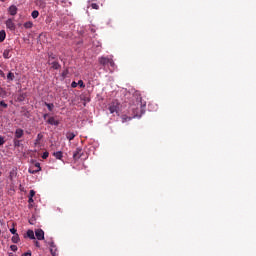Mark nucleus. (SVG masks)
I'll return each instance as SVG.
<instances>
[{"mask_svg": "<svg viewBox=\"0 0 256 256\" xmlns=\"http://www.w3.org/2000/svg\"><path fill=\"white\" fill-rule=\"evenodd\" d=\"M17 11H18V9H17V6H15V5H11L8 9L9 14L12 16L17 15Z\"/></svg>", "mask_w": 256, "mask_h": 256, "instance_id": "9d476101", "label": "nucleus"}, {"mask_svg": "<svg viewBox=\"0 0 256 256\" xmlns=\"http://www.w3.org/2000/svg\"><path fill=\"white\" fill-rule=\"evenodd\" d=\"M0 106L4 107V109H7L8 105L5 103V101H0Z\"/></svg>", "mask_w": 256, "mask_h": 256, "instance_id": "a878e982", "label": "nucleus"}, {"mask_svg": "<svg viewBox=\"0 0 256 256\" xmlns=\"http://www.w3.org/2000/svg\"><path fill=\"white\" fill-rule=\"evenodd\" d=\"M7 79H9L10 81H13V79H15V74L9 72L7 75Z\"/></svg>", "mask_w": 256, "mask_h": 256, "instance_id": "b1692460", "label": "nucleus"}, {"mask_svg": "<svg viewBox=\"0 0 256 256\" xmlns=\"http://www.w3.org/2000/svg\"><path fill=\"white\" fill-rule=\"evenodd\" d=\"M43 138V135H41V134H38V136H37V141H40V139H42Z\"/></svg>", "mask_w": 256, "mask_h": 256, "instance_id": "58836bf2", "label": "nucleus"}, {"mask_svg": "<svg viewBox=\"0 0 256 256\" xmlns=\"http://www.w3.org/2000/svg\"><path fill=\"white\" fill-rule=\"evenodd\" d=\"M46 107L48 108L49 111H53V108L55 107V105H53V103H47L45 102Z\"/></svg>", "mask_w": 256, "mask_h": 256, "instance_id": "412c9836", "label": "nucleus"}, {"mask_svg": "<svg viewBox=\"0 0 256 256\" xmlns=\"http://www.w3.org/2000/svg\"><path fill=\"white\" fill-rule=\"evenodd\" d=\"M36 5H38V7H41L42 9H44L46 4H45V1H43V0H37Z\"/></svg>", "mask_w": 256, "mask_h": 256, "instance_id": "f3484780", "label": "nucleus"}, {"mask_svg": "<svg viewBox=\"0 0 256 256\" xmlns=\"http://www.w3.org/2000/svg\"><path fill=\"white\" fill-rule=\"evenodd\" d=\"M47 117H49V114H44V115H43V118H44V119H47Z\"/></svg>", "mask_w": 256, "mask_h": 256, "instance_id": "79ce46f5", "label": "nucleus"}, {"mask_svg": "<svg viewBox=\"0 0 256 256\" xmlns=\"http://www.w3.org/2000/svg\"><path fill=\"white\" fill-rule=\"evenodd\" d=\"M91 7L92 9H95L96 11L99 10V5L97 3H91L88 8Z\"/></svg>", "mask_w": 256, "mask_h": 256, "instance_id": "4be33fe9", "label": "nucleus"}, {"mask_svg": "<svg viewBox=\"0 0 256 256\" xmlns=\"http://www.w3.org/2000/svg\"><path fill=\"white\" fill-rule=\"evenodd\" d=\"M11 241L12 243H19L20 241L19 234H15L14 236H12Z\"/></svg>", "mask_w": 256, "mask_h": 256, "instance_id": "dca6fc26", "label": "nucleus"}, {"mask_svg": "<svg viewBox=\"0 0 256 256\" xmlns=\"http://www.w3.org/2000/svg\"><path fill=\"white\" fill-rule=\"evenodd\" d=\"M79 87H81L82 89L85 88V83L83 82V80H79L78 83Z\"/></svg>", "mask_w": 256, "mask_h": 256, "instance_id": "393cba45", "label": "nucleus"}, {"mask_svg": "<svg viewBox=\"0 0 256 256\" xmlns=\"http://www.w3.org/2000/svg\"><path fill=\"white\" fill-rule=\"evenodd\" d=\"M122 119H123V120H122L123 123H125V121H131V118L125 117V116H124Z\"/></svg>", "mask_w": 256, "mask_h": 256, "instance_id": "f704fd0d", "label": "nucleus"}, {"mask_svg": "<svg viewBox=\"0 0 256 256\" xmlns=\"http://www.w3.org/2000/svg\"><path fill=\"white\" fill-rule=\"evenodd\" d=\"M49 157V152H44L42 154V159H47Z\"/></svg>", "mask_w": 256, "mask_h": 256, "instance_id": "bb28decb", "label": "nucleus"}, {"mask_svg": "<svg viewBox=\"0 0 256 256\" xmlns=\"http://www.w3.org/2000/svg\"><path fill=\"white\" fill-rule=\"evenodd\" d=\"M0 75H3V72L0 70Z\"/></svg>", "mask_w": 256, "mask_h": 256, "instance_id": "49530a36", "label": "nucleus"}, {"mask_svg": "<svg viewBox=\"0 0 256 256\" xmlns=\"http://www.w3.org/2000/svg\"><path fill=\"white\" fill-rule=\"evenodd\" d=\"M29 171V173H31L32 175H35V173H39V170H33V169H29L28 170Z\"/></svg>", "mask_w": 256, "mask_h": 256, "instance_id": "cd10ccee", "label": "nucleus"}, {"mask_svg": "<svg viewBox=\"0 0 256 256\" xmlns=\"http://www.w3.org/2000/svg\"><path fill=\"white\" fill-rule=\"evenodd\" d=\"M75 137H77V134H74L73 132L66 133V139H68V141H73V139H75Z\"/></svg>", "mask_w": 256, "mask_h": 256, "instance_id": "9b49d317", "label": "nucleus"}, {"mask_svg": "<svg viewBox=\"0 0 256 256\" xmlns=\"http://www.w3.org/2000/svg\"><path fill=\"white\" fill-rule=\"evenodd\" d=\"M22 256H31V251L25 252Z\"/></svg>", "mask_w": 256, "mask_h": 256, "instance_id": "4c0bfd02", "label": "nucleus"}, {"mask_svg": "<svg viewBox=\"0 0 256 256\" xmlns=\"http://www.w3.org/2000/svg\"><path fill=\"white\" fill-rule=\"evenodd\" d=\"M100 65H114L113 58L110 57H101L99 59Z\"/></svg>", "mask_w": 256, "mask_h": 256, "instance_id": "f03ea898", "label": "nucleus"}, {"mask_svg": "<svg viewBox=\"0 0 256 256\" xmlns=\"http://www.w3.org/2000/svg\"><path fill=\"white\" fill-rule=\"evenodd\" d=\"M1 175H2V172L0 171V177H1Z\"/></svg>", "mask_w": 256, "mask_h": 256, "instance_id": "09e8293b", "label": "nucleus"}, {"mask_svg": "<svg viewBox=\"0 0 256 256\" xmlns=\"http://www.w3.org/2000/svg\"><path fill=\"white\" fill-rule=\"evenodd\" d=\"M29 197L31 198L35 197V190H30Z\"/></svg>", "mask_w": 256, "mask_h": 256, "instance_id": "7c9ffc66", "label": "nucleus"}, {"mask_svg": "<svg viewBox=\"0 0 256 256\" xmlns=\"http://www.w3.org/2000/svg\"><path fill=\"white\" fill-rule=\"evenodd\" d=\"M108 109H109L111 114L119 113V102L118 101H113L112 103L109 104Z\"/></svg>", "mask_w": 256, "mask_h": 256, "instance_id": "f257e3e1", "label": "nucleus"}, {"mask_svg": "<svg viewBox=\"0 0 256 256\" xmlns=\"http://www.w3.org/2000/svg\"><path fill=\"white\" fill-rule=\"evenodd\" d=\"M73 74V67H67L63 72H62V77L63 79H67L70 75Z\"/></svg>", "mask_w": 256, "mask_h": 256, "instance_id": "20e7f679", "label": "nucleus"}, {"mask_svg": "<svg viewBox=\"0 0 256 256\" xmlns=\"http://www.w3.org/2000/svg\"><path fill=\"white\" fill-rule=\"evenodd\" d=\"M21 97H22V99H25V94H22Z\"/></svg>", "mask_w": 256, "mask_h": 256, "instance_id": "37998d69", "label": "nucleus"}, {"mask_svg": "<svg viewBox=\"0 0 256 256\" xmlns=\"http://www.w3.org/2000/svg\"><path fill=\"white\" fill-rule=\"evenodd\" d=\"M24 27L25 29H31V27H33V22L31 21L25 22Z\"/></svg>", "mask_w": 256, "mask_h": 256, "instance_id": "aec40b11", "label": "nucleus"}, {"mask_svg": "<svg viewBox=\"0 0 256 256\" xmlns=\"http://www.w3.org/2000/svg\"><path fill=\"white\" fill-rule=\"evenodd\" d=\"M6 27H7V29H9L10 31H15V29H16L15 23L13 22L12 19H8V20L6 21Z\"/></svg>", "mask_w": 256, "mask_h": 256, "instance_id": "423d86ee", "label": "nucleus"}, {"mask_svg": "<svg viewBox=\"0 0 256 256\" xmlns=\"http://www.w3.org/2000/svg\"><path fill=\"white\" fill-rule=\"evenodd\" d=\"M33 202H34L33 198L29 197L28 203L31 204V203H33ZM29 207L31 208V207H33V205H29Z\"/></svg>", "mask_w": 256, "mask_h": 256, "instance_id": "72a5a7b5", "label": "nucleus"}, {"mask_svg": "<svg viewBox=\"0 0 256 256\" xmlns=\"http://www.w3.org/2000/svg\"><path fill=\"white\" fill-rule=\"evenodd\" d=\"M34 245L35 247H41V244L39 243V241H34Z\"/></svg>", "mask_w": 256, "mask_h": 256, "instance_id": "e433bc0d", "label": "nucleus"}, {"mask_svg": "<svg viewBox=\"0 0 256 256\" xmlns=\"http://www.w3.org/2000/svg\"><path fill=\"white\" fill-rule=\"evenodd\" d=\"M53 155H54V157H56L59 160L63 159V152H61V151L54 152Z\"/></svg>", "mask_w": 256, "mask_h": 256, "instance_id": "2eb2a0df", "label": "nucleus"}, {"mask_svg": "<svg viewBox=\"0 0 256 256\" xmlns=\"http://www.w3.org/2000/svg\"><path fill=\"white\" fill-rule=\"evenodd\" d=\"M47 124H48V125H54L55 127H58V125H59V120H56L55 117H50V118L47 120Z\"/></svg>", "mask_w": 256, "mask_h": 256, "instance_id": "6e6552de", "label": "nucleus"}, {"mask_svg": "<svg viewBox=\"0 0 256 256\" xmlns=\"http://www.w3.org/2000/svg\"><path fill=\"white\" fill-rule=\"evenodd\" d=\"M14 147H21V140H18V138L13 139Z\"/></svg>", "mask_w": 256, "mask_h": 256, "instance_id": "a211bd4d", "label": "nucleus"}, {"mask_svg": "<svg viewBox=\"0 0 256 256\" xmlns=\"http://www.w3.org/2000/svg\"><path fill=\"white\" fill-rule=\"evenodd\" d=\"M5 145V139L0 136V146Z\"/></svg>", "mask_w": 256, "mask_h": 256, "instance_id": "473e14b6", "label": "nucleus"}, {"mask_svg": "<svg viewBox=\"0 0 256 256\" xmlns=\"http://www.w3.org/2000/svg\"><path fill=\"white\" fill-rule=\"evenodd\" d=\"M31 15H32L33 19H37V17H39V11L34 10V11H32Z\"/></svg>", "mask_w": 256, "mask_h": 256, "instance_id": "5701e85b", "label": "nucleus"}, {"mask_svg": "<svg viewBox=\"0 0 256 256\" xmlns=\"http://www.w3.org/2000/svg\"><path fill=\"white\" fill-rule=\"evenodd\" d=\"M132 111H135V107H132Z\"/></svg>", "mask_w": 256, "mask_h": 256, "instance_id": "de8ad7c7", "label": "nucleus"}, {"mask_svg": "<svg viewBox=\"0 0 256 256\" xmlns=\"http://www.w3.org/2000/svg\"><path fill=\"white\" fill-rule=\"evenodd\" d=\"M35 167H37V170H38V171H41V164L36 163V164H35Z\"/></svg>", "mask_w": 256, "mask_h": 256, "instance_id": "c9c22d12", "label": "nucleus"}, {"mask_svg": "<svg viewBox=\"0 0 256 256\" xmlns=\"http://www.w3.org/2000/svg\"><path fill=\"white\" fill-rule=\"evenodd\" d=\"M7 37V34L5 33V30L0 31V43H3L5 41V38Z\"/></svg>", "mask_w": 256, "mask_h": 256, "instance_id": "ddd939ff", "label": "nucleus"}, {"mask_svg": "<svg viewBox=\"0 0 256 256\" xmlns=\"http://www.w3.org/2000/svg\"><path fill=\"white\" fill-rule=\"evenodd\" d=\"M35 235L38 241H43L45 239V231H43V229H36Z\"/></svg>", "mask_w": 256, "mask_h": 256, "instance_id": "7ed1b4c3", "label": "nucleus"}, {"mask_svg": "<svg viewBox=\"0 0 256 256\" xmlns=\"http://www.w3.org/2000/svg\"><path fill=\"white\" fill-rule=\"evenodd\" d=\"M10 233H12V235H17V229L11 228Z\"/></svg>", "mask_w": 256, "mask_h": 256, "instance_id": "c85d7f7f", "label": "nucleus"}, {"mask_svg": "<svg viewBox=\"0 0 256 256\" xmlns=\"http://www.w3.org/2000/svg\"><path fill=\"white\" fill-rule=\"evenodd\" d=\"M0 1H2V3H5V1H7V0H0Z\"/></svg>", "mask_w": 256, "mask_h": 256, "instance_id": "a18cd8bd", "label": "nucleus"}, {"mask_svg": "<svg viewBox=\"0 0 256 256\" xmlns=\"http://www.w3.org/2000/svg\"><path fill=\"white\" fill-rule=\"evenodd\" d=\"M26 237H28V239H35V232L33 230H28L26 232Z\"/></svg>", "mask_w": 256, "mask_h": 256, "instance_id": "f8f14e48", "label": "nucleus"}, {"mask_svg": "<svg viewBox=\"0 0 256 256\" xmlns=\"http://www.w3.org/2000/svg\"><path fill=\"white\" fill-rule=\"evenodd\" d=\"M83 152V149H81V148H76V150L74 151V153H73V158L75 159V160H77V159H81V153Z\"/></svg>", "mask_w": 256, "mask_h": 256, "instance_id": "0eeeda50", "label": "nucleus"}, {"mask_svg": "<svg viewBox=\"0 0 256 256\" xmlns=\"http://www.w3.org/2000/svg\"><path fill=\"white\" fill-rule=\"evenodd\" d=\"M3 57L4 59H11V50H4Z\"/></svg>", "mask_w": 256, "mask_h": 256, "instance_id": "4468645a", "label": "nucleus"}, {"mask_svg": "<svg viewBox=\"0 0 256 256\" xmlns=\"http://www.w3.org/2000/svg\"><path fill=\"white\" fill-rule=\"evenodd\" d=\"M0 97L5 98L7 97V91L4 88L0 87Z\"/></svg>", "mask_w": 256, "mask_h": 256, "instance_id": "6ab92c4d", "label": "nucleus"}, {"mask_svg": "<svg viewBox=\"0 0 256 256\" xmlns=\"http://www.w3.org/2000/svg\"><path fill=\"white\" fill-rule=\"evenodd\" d=\"M50 252L52 256H57V246L55 245V242L50 243Z\"/></svg>", "mask_w": 256, "mask_h": 256, "instance_id": "1a4fd4ad", "label": "nucleus"}, {"mask_svg": "<svg viewBox=\"0 0 256 256\" xmlns=\"http://www.w3.org/2000/svg\"><path fill=\"white\" fill-rule=\"evenodd\" d=\"M78 86L77 82L73 81L71 84L72 89H75Z\"/></svg>", "mask_w": 256, "mask_h": 256, "instance_id": "2f4dec72", "label": "nucleus"}, {"mask_svg": "<svg viewBox=\"0 0 256 256\" xmlns=\"http://www.w3.org/2000/svg\"><path fill=\"white\" fill-rule=\"evenodd\" d=\"M59 67H61V66H59V65H54V66H53V69H56V70H57V69H59Z\"/></svg>", "mask_w": 256, "mask_h": 256, "instance_id": "ea45409f", "label": "nucleus"}, {"mask_svg": "<svg viewBox=\"0 0 256 256\" xmlns=\"http://www.w3.org/2000/svg\"><path fill=\"white\" fill-rule=\"evenodd\" d=\"M10 249H11V251L15 252V251H17L18 248H17V245H11Z\"/></svg>", "mask_w": 256, "mask_h": 256, "instance_id": "c756f323", "label": "nucleus"}, {"mask_svg": "<svg viewBox=\"0 0 256 256\" xmlns=\"http://www.w3.org/2000/svg\"><path fill=\"white\" fill-rule=\"evenodd\" d=\"M52 65H57V62H52Z\"/></svg>", "mask_w": 256, "mask_h": 256, "instance_id": "c03bdc74", "label": "nucleus"}, {"mask_svg": "<svg viewBox=\"0 0 256 256\" xmlns=\"http://www.w3.org/2000/svg\"><path fill=\"white\" fill-rule=\"evenodd\" d=\"M25 135V131L21 128L15 130L14 139H21Z\"/></svg>", "mask_w": 256, "mask_h": 256, "instance_id": "39448f33", "label": "nucleus"}, {"mask_svg": "<svg viewBox=\"0 0 256 256\" xmlns=\"http://www.w3.org/2000/svg\"><path fill=\"white\" fill-rule=\"evenodd\" d=\"M138 105H139L140 107H145V104L143 105V103H142L141 101L138 103Z\"/></svg>", "mask_w": 256, "mask_h": 256, "instance_id": "a19ab883", "label": "nucleus"}]
</instances>
